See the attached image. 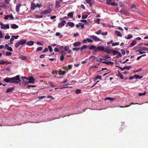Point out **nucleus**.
<instances>
[{
    "label": "nucleus",
    "instance_id": "1",
    "mask_svg": "<svg viewBox=\"0 0 148 148\" xmlns=\"http://www.w3.org/2000/svg\"><path fill=\"white\" fill-rule=\"evenodd\" d=\"M4 81L7 83L11 84L15 83L16 84H20L21 80L20 79V76L18 75L12 78L6 77L3 80Z\"/></svg>",
    "mask_w": 148,
    "mask_h": 148
},
{
    "label": "nucleus",
    "instance_id": "2",
    "mask_svg": "<svg viewBox=\"0 0 148 148\" xmlns=\"http://www.w3.org/2000/svg\"><path fill=\"white\" fill-rule=\"evenodd\" d=\"M105 48H104L103 46H99L96 47V49L94 50L93 51L95 52H99L101 51H102L104 52Z\"/></svg>",
    "mask_w": 148,
    "mask_h": 148
},
{
    "label": "nucleus",
    "instance_id": "3",
    "mask_svg": "<svg viewBox=\"0 0 148 148\" xmlns=\"http://www.w3.org/2000/svg\"><path fill=\"white\" fill-rule=\"evenodd\" d=\"M0 28L1 29H9L10 28L9 25L8 24H4L2 22H0Z\"/></svg>",
    "mask_w": 148,
    "mask_h": 148
},
{
    "label": "nucleus",
    "instance_id": "4",
    "mask_svg": "<svg viewBox=\"0 0 148 148\" xmlns=\"http://www.w3.org/2000/svg\"><path fill=\"white\" fill-rule=\"evenodd\" d=\"M89 37L93 39L95 41H101V39L94 35L89 36Z\"/></svg>",
    "mask_w": 148,
    "mask_h": 148
},
{
    "label": "nucleus",
    "instance_id": "5",
    "mask_svg": "<svg viewBox=\"0 0 148 148\" xmlns=\"http://www.w3.org/2000/svg\"><path fill=\"white\" fill-rule=\"evenodd\" d=\"M52 10L51 9L49 8L46 10L42 11L41 12L40 14H46L50 13L51 12Z\"/></svg>",
    "mask_w": 148,
    "mask_h": 148
},
{
    "label": "nucleus",
    "instance_id": "6",
    "mask_svg": "<svg viewBox=\"0 0 148 148\" xmlns=\"http://www.w3.org/2000/svg\"><path fill=\"white\" fill-rule=\"evenodd\" d=\"M66 23L65 21H63L62 22L59 23L58 24V27L59 28H62L64 26Z\"/></svg>",
    "mask_w": 148,
    "mask_h": 148
},
{
    "label": "nucleus",
    "instance_id": "7",
    "mask_svg": "<svg viewBox=\"0 0 148 148\" xmlns=\"http://www.w3.org/2000/svg\"><path fill=\"white\" fill-rule=\"evenodd\" d=\"M28 80H29L28 83H32L34 82V81L35 80V78L32 77H29L28 78Z\"/></svg>",
    "mask_w": 148,
    "mask_h": 148
},
{
    "label": "nucleus",
    "instance_id": "8",
    "mask_svg": "<svg viewBox=\"0 0 148 148\" xmlns=\"http://www.w3.org/2000/svg\"><path fill=\"white\" fill-rule=\"evenodd\" d=\"M87 41L88 42H93V41L91 39H90L87 38L86 39H85L83 40L82 41V42L83 43H86Z\"/></svg>",
    "mask_w": 148,
    "mask_h": 148
},
{
    "label": "nucleus",
    "instance_id": "9",
    "mask_svg": "<svg viewBox=\"0 0 148 148\" xmlns=\"http://www.w3.org/2000/svg\"><path fill=\"white\" fill-rule=\"evenodd\" d=\"M131 8L133 12L137 11V8L136 6L134 4H133L132 5Z\"/></svg>",
    "mask_w": 148,
    "mask_h": 148
},
{
    "label": "nucleus",
    "instance_id": "10",
    "mask_svg": "<svg viewBox=\"0 0 148 148\" xmlns=\"http://www.w3.org/2000/svg\"><path fill=\"white\" fill-rule=\"evenodd\" d=\"M21 78H22V80L23 81L24 83L25 84H28V82L27 81L28 80V78L24 77H21Z\"/></svg>",
    "mask_w": 148,
    "mask_h": 148
},
{
    "label": "nucleus",
    "instance_id": "11",
    "mask_svg": "<svg viewBox=\"0 0 148 148\" xmlns=\"http://www.w3.org/2000/svg\"><path fill=\"white\" fill-rule=\"evenodd\" d=\"M86 2L91 7L92 5V3L94 1L93 0H85Z\"/></svg>",
    "mask_w": 148,
    "mask_h": 148
},
{
    "label": "nucleus",
    "instance_id": "12",
    "mask_svg": "<svg viewBox=\"0 0 148 148\" xmlns=\"http://www.w3.org/2000/svg\"><path fill=\"white\" fill-rule=\"evenodd\" d=\"M11 28L13 29H16L18 27V26L15 24H12L10 25Z\"/></svg>",
    "mask_w": 148,
    "mask_h": 148
},
{
    "label": "nucleus",
    "instance_id": "13",
    "mask_svg": "<svg viewBox=\"0 0 148 148\" xmlns=\"http://www.w3.org/2000/svg\"><path fill=\"white\" fill-rule=\"evenodd\" d=\"M131 68V66H125L123 68L121 67L120 68V69L122 71H123L125 69H127V70H128L130 69Z\"/></svg>",
    "mask_w": 148,
    "mask_h": 148
},
{
    "label": "nucleus",
    "instance_id": "14",
    "mask_svg": "<svg viewBox=\"0 0 148 148\" xmlns=\"http://www.w3.org/2000/svg\"><path fill=\"white\" fill-rule=\"evenodd\" d=\"M112 50H111L108 48H105L104 52H106L108 53L111 54L112 53Z\"/></svg>",
    "mask_w": 148,
    "mask_h": 148
},
{
    "label": "nucleus",
    "instance_id": "15",
    "mask_svg": "<svg viewBox=\"0 0 148 148\" xmlns=\"http://www.w3.org/2000/svg\"><path fill=\"white\" fill-rule=\"evenodd\" d=\"M21 4H18L16 5V11L17 12H18L19 11L20 8L21 6Z\"/></svg>",
    "mask_w": 148,
    "mask_h": 148
},
{
    "label": "nucleus",
    "instance_id": "16",
    "mask_svg": "<svg viewBox=\"0 0 148 148\" xmlns=\"http://www.w3.org/2000/svg\"><path fill=\"white\" fill-rule=\"evenodd\" d=\"M21 45H23L25 44L26 42V41L25 39H22L19 41Z\"/></svg>",
    "mask_w": 148,
    "mask_h": 148
},
{
    "label": "nucleus",
    "instance_id": "17",
    "mask_svg": "<svg viewBox=\"0 0 148 148\" xmlns=\"http://www.w3.org/2000/svg\"><path fill=\"white\" fill-rule=\"evenodd\" d=\"M36 7V4L34 3H32L31 4V9L32 10H33L35 9V8Z\"/></svg>",
    "mask_w": 148,
    "mask_h": 148
},
{
    "label": "nucleus",
    "instance_id": "18",
    "mask_svg": "<svg viewBox=\"0 0 148 148\" xmlns=\"http://www.w3.org/2000/svg\"><path fill=\"white\" fill-rule=\"evenodd\" d=\"M13 87L9 88H8L6 91V93L11 92L14 90Z\"/></svg>",
    "mask_w": 148,
    "mask_h": 148
},
{
    "label": "nucleus",
    "instance_id": "19",
    "mask_svg": "<svg viewBox=\"0 0 148 148\" xmlns=\"http://www.w3.org/2000/svg\"><path fill=\"white\" fill-rule=\"evenodd\" d=\"M62 3L60 1H57L56 2V6L59 7H60L61 5V4H62Z\"/></svg>",
    "mask_w": 148,
    "mask_h": 148
},
{
    "label": "nucleus",
    "instance_id": "20",
    "mask_svg": "<svg viewBox=\"0 0 148 148\" xmlns=\"http://www.w3.org/2000/svg\"><path fill=\"white\" fill-rule=\"evenodd\" d=\"M61 47L63 48L65 51H66L69 48V47L68 45L64 47L61 46Z\"/></svg>",
    "mask_w": 148,
    "mask_h": 148
},
{
    "label": "nucleus",
    "instance_id": "21",
    "mask_svg": "<svg viewBox=\"0 0 148 148\" xmlns=\"http://www.w3.org/2000/svg\"><path fill=\"white\" fill-rule=\"evenodd\" d=\"M81 44V42H75L73 44V45L74 47H77L79 46Z\"/></svg>",
    "mask_w": 148,
    "mask_h": 148
},
{
    "label": "nucleus",
    "instance_id": "22",
    "mask_svg": "<svg viewBox=\"0 0 148 148\" xmlns=\"http://www.w3.org/2000/svg\"><path fill=\"white\" fill-rule=\"evenodd\" d=\"M140 50L143 51H148V48L145 47H140Z\"/></svg>",
    "mask_w": 148,
    "mask_h": 148
},
{
    "label": "nucleus",
    "instance_id": "23",
    "mask_svg": "<svg viewBox=\"0 0 148 148\" xmlns=\"http://www.w3.org/2000/svg\"><path fill=\"white\" fill-rule=\"evenodd\" d=\"M34 44V42L33 41H30L27 42L26 44L29 46L33 45Z\"/></svg>",
    "mask_w": 148,
    "mask_h": 148
},
{
    "label": "nucleus",
    "instance_id": "24",
    "mask_svg": "<svg viewBox=\"0 0 148 148\" xmlns=\"http://www.w3.org/2000/svg\"><path fill=\"white\" fill-rule=\"evenodd\" d=\"M67 24L69 26H70L71 27H73L75 25L74 23L72 22H68L67 23Z\"/></svg>",
    "mask_w": 148,
    "mask_h": 148
},
{
    "label": "nucleus",
    "instance_id": "25",
    "mask_svg": "<svg viewBox=\"0 0 148 148\" xmlns=\"http://www.w3.org/2000/svg\"><path fill=\"white\" fill-rule=\"evenodd\" d=\"M115 33L117 36H120L121 37L122 36V35L120 32L117 30H116L115 31Z\"/></svg>",
    "mask_w": 148,
    "mask_h": 148
},
{
    "label": "nucleus",
    "instance_id": "26",
    "mask_svg": "<svg viewBox=\"0 0 148 148\" xmlns=\"http://www.w3.org/2000/svg\"><path fill=\"white\" fill-rule=\"evenodd\" d=\"M103 63H105L108 65H112L113 64V62L110 61H108L107 62H103Z\"/></svg>",
    "mask_w": 148,
    "mask_h": 148
},
{
    "label": "nucleus",
    "instance_id": "27",
    "mask_svg": "<svg viewBox=\"0 0 148 148\" xmlns=\"http://www.w3.org/2000/svg\"><path fill=\"white\" fill-rule=\"evenodd\" d=\"M133 37L132 35L130 34L128 35L127 36H125V38L127 39H130Z\"/></svg>",
    "mask_w": 148,
    "mask_h": 148
},
{
    "label": "nucleus",
    "instance_id": "28",
    "mask_svg": "<svg viewBox=\"0 0 148 148\" xmlns=\"http://www.w3.org/2000/svg\"><path fill=\"white\" fill-rule=\"evenodd\" d=\"M96 47L93 45H91L90 47H89V49H94V50H95V49H96Z\"/></svg>",
    "mask_w": 148,
    "mask_h": 148
},
{
    "label": "nucleus",
    "instance_id": "29",
    "mask_svg": "<svg viewBox=\"0 0 148 148\" xmlns=\"http://www.w3.org/2000/svg\"><path fill=\"white\" fill-rule=\"evenodd\" d=\"M56 36H59V38H62V35H61L60 33L58 32H57L56 34Z\"/></svg>",
    "mask_w": 148,
    "mask_h": 148
},
{
    "label": "nucleus",
    "instance_id": "30",
    "mask_svg": "<svg viewBox=\"0 0 148 148\" xmlns=\"http://www.w3.org/2000/svg\"><path fill=\"white\" fill-rule=\"evenodd\" d=\"M0 6L4 8H5L6 5L4 3H0Z\"/></svg>",
    "mask_w": 148,
    "mask_h": 148
},
{
    "label": "nucleus",
    "instance_id": "31",
    "mask_svg": "<svg viewBox=\"0 0 148 148\" xmlns=\"http://www.w3.org/2000/svg\"><path fill=\"white\" fill-rule=\"evenodd\" d=\"M73 12H71L68 14L67 16L69 17H73Z\"/></svg>",
    "mask_w": 148,
    "mask_h": 148
},
{
    "label": "nucleus",
    "instance_id": "32",
    "mask_svg": "<svg viewBox=\"0 0 148 148\" xmlns=\"http://www.w3.org/2000/svg\"><path fill=\"white\" fill-rule=\"evenodd\" d=\"M136 43V42L135 41H134V40L132 42L131 44V46L130 47H131L134 46L135 45Z\"/></svg>",
    "mask_w": 148,
    "mask_h": 148
},
{
    "label": "nucleus",
    "instance_id": "33",
    "mask_svg": "<svg viewBox=\"0 0 148 148\" xmlns=\"http://www.w3.org/2000/svg\"><path fill=\"white\" fill-rule=\"evenodd\" d=\"M19 58L24 60H25L27 59L26 56L22 55Z\"/></svg>",
    "mask_w": 148,
    "mask_h": 148
},
{
    "label": "nucleus",
    "instance_id": "34",
    "mask_svg": "<svg viewBox=\"0 0 148 148\" xmlns=\"http://www.w3.org/2000/svg\"><path fill=\"white\" fill-rule=\"evenodd\" d=\"M20 45H21V44L18 41L17 42V43H16L15 45V47L16 48H17Z\"/></svg>",
    "mask_w": 148,
    "mask_h": 148
},
{
    "label": "nucleus",
    "instance_id": "35",
    "mask_svg": "<svg viewBox=\"0 0 148 148\" xmlns=\"http://www.w3.org/2000/svg\"><path fill=\"white\" fill-rule=\"evenodd\" d=\"M10 36L9 35V34L8 33L6 34V36L5 37V39L8 40L10 39Z\"/></svg>",
    "mask_w": 148,
    "mask_h": 148
},
{
    "label": "nucleus",
    "instance_id": "36",
    "mask_svg": "<svg viewBox=\"0 0 148 148\" xmlns=\"http://www.w3.org/2000/svg\"><path fill=\"white\" fill-rule=\"evenodd\" d=\"M119 73L118 74V76L121 79H123V76L121 74L119 71H118Z\"/></svg>",
    "mask_w": 148,
    "mask_h": 148
},
{
    "label": "nucleus",
    "instance_id": "37",
    "mask_svg": "<svg viewBox=\"0 0 148 148\" xmlns=\"http://www.w3.org/2000/svg\"><path fill=\"white\" fill-rule=\"evenodd\" d=\"M112 1V0H106V1L105 3H106L108 5H110Z\"/></svg>",
    "mask_w": 148,
    "mask_h": 148
},
{
    "label": "nucleus",
    "instance_id": "38",
    "mask_svg": "<svg viewBox=\"0 0 148 148\" xmlns=\"http://www.w3.org/2000/svg\"><path fill=\"white\" fill-rule=\"evenodd\" d=\"M60 75H64V74H65L66 73V72L65 71H62V70H61L60 71Z\"/></svg>",
    "mask_w": 148,
    "mask_h": 148
},
{
    "label": "nucleus",
    "instance_id": "39",
    "mask_svg": "<svg viewBox=\"0 0 148 148\" xmlns=\"http://www.w3.org/2000/svg\"><path fill=\"white\" fill-rule=\"evenodd\" d=\"M88 47L86 45H84L81 47L80 48V49L82 50L84 49H86Z\"/></svg>",
    "mask_w": 148,
    "mask_h": 148
},
{
    "label": "nucleus",
    "instance_id": "40",
    "mask_svg": "<svg viewBox=\"0 0 148 148\" xmlns=\"http://www.w3.org/2000/svg\"><path fill=\"white\" fill-rule=\"evenodd\" d=\"M12 54V53L10 52H7L5 53V54L6 56H11Z\"/></svg>",
    "mask_w": 148,
    "mask_h": 148
},
{
    "label": "nucleus",
    "instance_id": "41",
    "mask_svg": "<svg viewBox=\"0 0 148 148\" xmlns=\"http://www.w3.org/2000/svg\"><path fill=\"white\" fill-rule=\"evenodd\" d=\"M101 30H99L97 31V32H95V33L97 35L100 34H101Z\"/></svg>",
    "mask_w": 148,
    "mask_h": 148
},
{
    "label": "nucleus",
    "instance_id": "42",
    "mask_svg": "<svg viewBox=\"0 0 148 148\" xmlns=\"http://www.w3.org/2000/svg\"><path fill=\"white\" fill-rule=\"evenodd\" d=\"M110 5H111L114 6H117L118 5V4L114 2H111Z\"/></svg>",
    "mask_w": 148,
    "mask_h": 148
},
{
    "label": "nucleus",
    "instance_id": "43",
    "mask_svg": "<svg viewBox=\"0 0 148 148\" xmlns=\"http://www.w3.org/2000/svg\"><path fill=\"white\" fill-rule=\"evenodd\" d=\"M95 58V57L94 56H90L89 58H87V59H86V61H87V60H90L92 58Z\"/></svg>",
    "mask_w": 148,
    "mask_h": 148
},
{
    "label": "nucleus",
    "instance_id": "44",
    "mask_svg": "<svg viewBox=\"0 0 148 148\" xmlns=\"http://www.w3.org/2000/svg\"><path fill=\"white\" fill-rule=\"evenodd\" d=\"M119 42H117L113 43H112V45L113 46H115L116 45H119Z\"/></svg>",
    "mask_w": 148,
    "mask_h": 148
},
{
    "label": "nucleus",
    "instance_id": "45",
    "mask_svg": "<svg viewBox=\"0 0 148 148\" xmlns=\"http://www.w3.org/2000/svg\"><path fill=\"white\" fill-rule=\"evenodd\" d=\"M35 18H42L43 16L42 15H39L36 14L35 15Z\"/></svg>",
    "mask_w": 148,
    "mask_h": 148
},
{
    "label": "nucleus",
    "instance_id": "46",
    "mask_svg": "<svg viewBox=\"0 0 148 148\" xmlns=\"http://www.w3.org/2000/svg\"><path fill=\"white\" fill-rule=\"evenodd\" d=\"M88 16V15L86 14H83L82 16V18L84 19L86 18Z\"/></svg>",
    "mask_w": 148,
    "mask_h": 148
},
{
    "label": "nucleus",
    "instance_id": "47",
    "mask_svg": "<svg viewBox=\"0 0 148 148\" xmlns=\"http://www.w3.org/2000/svg\"><path fill=\"white\" fill-rule=\"evenodd\" d=\"M146 92H144L143 93H139L138 94L139 96H141L142 95H146Z\"/></svg>",
    "mask_w": 148,
    "mask_h": 148
},
{
    "label": "nucleus",
    "instance_id": "48",
    "mask_svg": "<svg viewBox=\"0 0 148 148\" xmlns=\"http://www.w3.org/2000/svg\"><path fill=\"white\" fill-rule=\"evenodd\" d=\"M115 99L114 98H111V97H108L106 98L105 99V100H111V101H113Z\"/></svg>",
    "mask_w": 148,
    "mask_h": 148
},
{
    "label": "nucleus",
    "instance_id": "49",
    "mask_svg": "<svg viewBox=\"0 0 148 148\" xmlns=\"http://www.w3.org/2000/svg\"><path fill=\"white\" fill-rule=\"evenodd\" d=\"M142 50H140V49L139 50H138L136 51V52H139L140 54H142L143 53H145V52H142L141 51Z\"/></svg>",
    "mask_w": 148,
    "mask_h": 148
},
{
    "label": "nucleus",
    "instance_id": "50",
    "mask_svg": "<svg viewBox=\"0 0 148 148\" xmlns=\"http://www.w3.org/2000/svg\"><path fill=\"white\" fill-rule=\"evenodd\" d=\"M98 68V67L97 66H95V65H92V66H91L90 67V69H93V68L96 69V68Z\"/></svg>",
    "mask_w": 148,
    "mask_h": 148
},
{
    "label": "nucleus",
    "instance_id": "51",
    "mask_svg": "<svg viewBox=\"0 0 148 148\" xmlns=\"http://www.w3.org/2000/svg\"><path fill=\"white\" fill-rule=\"evenodd\" d=\"M112 52H113V54L114 55H116L118 53V52L117 51H114V50H112Z\"/></svg>",
    "mask_w": 148,
    "mask_h": 148
},
{
    "label": "nucleus",
    "instance_id": "52",
    "mask_svg": "<svg viewBox=\"0 0 148 148\" xmlns=\"http://www.w3.org/2000/svg\"><path fill=\"white\" fill-rule=\"evenodd\" d=\"M79 24L81 27L82 29H83L84 27V25L82 23H79Z\"/></svg>",
    "mask_w": 148,
    "mask_h": 148
},
{
    "label": "nucleus",
    "instance_id": "53",
    "mask_svg": "<svg viewBox=\"0 0 148 148\" xmlns=\"http://www.w3.org/2000/svg\"><path fill=\"white\" fill-rule=\"evenodd\" d=\"M98 79H101L102 78L99 75L97 76L95 78V79L97 80Z\"/></svg>",
    "mask_w": 148,
    "mask_h": 148
},
{
    "label": "nucleus",
    "instance_id": "54",
    "mask_svg": "<svg viewBox=\"0 0 148 148\" xmlns=\"http://www.w3.org/2000/svg\"><path fill=\"white\" fill-rule=\"evenodd\" d=\"M8 51H12V48L11 47H10L9 46L8 48H7V49Z\"/></svg>",
    "mask_w": 148,
    "mask_h": 148
},
{
    "label": "nucleus",
    "instance_id": "55",
    "mask_svg": "<svg viewBox=\"0 0 148 148\" xmlns=\"http://www.w3.org/2000/svg\"><path fill=\"white\" fill-rule=\"evenodd\" d=\"M81 90L79 89H77L75 91V92L77 94H78L81 93Z\"/></svg>",
    "mask_w": 148,
    "mask_h": 148
},
{
    "label": "nucleus",
    "instance_id": "56",
    "mask_svg": "<svg viewBox=\"0 0 148 148\" xmlns=\"http://www.w3.org/2000/svg\"><path fill=\"white\" fill-rule=\"evenodd\" d=\"M36 7H38V8H40L41 6V5L40 3H37L36 4Z\"/></svg>",
    "mask_w": 148,
    "mask_h": 148
},
{
    "label": "nucleus",
    "instance_id": "57",
    "mask_svg": "<svg viewBox=\"0 0 148 148\" xmlns=\"http://www.w3.org/2000/svg\"><path fill=\"white\" fill-rule=\"evenodd\" d=\"M48 48L50 52H52V51L53 49L52 48V47L51 46H49L48 47Z\"/></svg>",
    "mask_w": 148,
    "mask_h": 148
},
{
    "label": "nucleus",
    "instance_id": "58",
    "mask_svg": "<svg viewBox=\"0 0 148 148\" xmlns=\"http://www.w3.org/2000/svg\"><path fill=\"white\" fill-rule=\"evenodd\" d=\"M5 63H6V62L4 61L0 60V65L3 64Z\"/></svg>",
    "mask_w": 148,
    "mask_h": 148
},
{
    "label": "nucleus",
    "instance_id": "59",
    "mask_svg": "<svg viewBox=\"0 0 148 148\" xmlns=\"http://www.w3.org/2000/svg\"><path fill=\"white\" fill-rule=\"evenodd\" d=\"M100 20L98 18H97L96 20H95V21L98 24H100Z\"/></svg>",
    "mask_w": 148,
    "mask_h": 148
},
{
    "label": "nucleus",
    "instance_id": "60",
    "mask_svg": "<svg viewBox=\"0 0 148 148\" xmlns=\"http://www.w3.org/2000/svg\"><path fill=\"white\" fill-rule=\"evenodd\" d=\"M12 37L14 39L15 38V39H17L19 37V36L17 35L15 36H12Z\"/></svg>",
    "mask_w": 148,
    "mask_h": 148
},
{
    "label": "nucleus",
    "instance_id": "61",
    "mask_svg": "<svg viewBox=\"0 0 148 148\" xmlns=\"http://www.w3.org/2000/svg\"><path fill=\"white\" fill-rule=\"evenodd\" d=\"M64 56L63 55H62L60 56V60L61 61H63L64 59Z\"/></svg>",
    "mask_w": 148,
    "mask_h": 148
},
{
    "label": "nucleus",
    "instance_id": "62",
    "mask_svg": "<svg viewBox=\"0 0 148 148\" xmlns=\"http://www.w3.org/2000/svg\"><path fill=\"white\" fill-rule=\"evenodd\" d=\"M42 49V48L41 47H38L37 49V51H41Z\"/></svg>",
    "mask_w": 148,
    "mask_h": 148
},
{
    "label": "nucleus",
    "instance_id": "63",
    "mask_svg": "<svg viewBox=\"0 0 148 148\" xmlns=\"http://www.w3.org/2000/svg\"><path fill=\"white\" fill-rule=\"evenodd\" d=\"M49 85L51 86H52V87H55L56 86L55 85H54L53 84V83L52 82H49Z\"/></svg>",
    "mask_w": 148,
    "mask_h": 148
},
{
    "label": "nucleus",
    "instance_id": "64",
    "mask_svg": "<svg viewBox=\"0 0 148 148\" xmlns=\"http://www.w3.org/2000/svg\"><path fill=\"white\" fill-rule=\"evenodd\" d=\"M117 57H121L122 56V54L118 52V53H117Z\"/></svg>",
    "mask_w": 148,
    "mask_h": 148
}]
</instances>
